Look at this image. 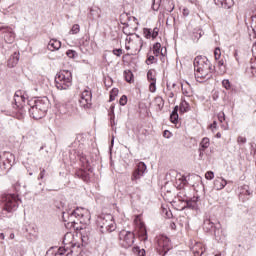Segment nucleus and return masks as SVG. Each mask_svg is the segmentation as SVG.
Instances as JSON below:
<instances>
[{
    "label": "nucleus",
    "mask_w": 256,
    "mask_h": 256,
    "mask_svg": "<svg viewBox=\"0 0 256 256\" xmlns=\"http://www.w3.org/2000/svg\"><path fill=\"white\" fill-rule=\"evenodd\" d=\"M50 256H73V250L68 246L58 248L56 253L50 254Z\"/></svg>",
    "instance_id": "nucleus-18"
},
{
    "label": "nucleus",
    "mask_w": 256,
    "mask_h": 256,
    "mask_svg": "<svg viewBox=\"0 0 256 256\" xmlns=\"http://www.w3.org/2000/svg\"><path fill=\"white\" fill-rule=\"evenodd\" d=\"M75 219H78L79 223L82 225H87L90 219L89 212L83 208H76L74 210L66 208V210L62 212V220L64 223H67V227L75 228V225H77V220Z\"/></svg>",
    "instance_id": "nucleus-3"
},
{
    "label": "nucleus",
    "mask_w": 256,
    "mask_h": 256,
    "mask_svg": "<svg viewBox=\"0 0 256 256\" xmlns=\"http://www.w3.org/2000/svg\"><path fill=\"white\" fill-rule=\"evenodd\" d=\"M180 113H187L189 111V103L187 101H182L179 106Z\"/></svg>",
    "instance_id": "nucleus-29"
},
{
    "label": "nucleus",
    "mask_w": 256,
    "mask_h": 256,
    "mask_svg": "<svg viewBox=\"0 0 256 256\" xmlns=\"http://www.w3.org/2000/svg\"><path fill=\"white\" fill-rule=\"evenodd\" d=\"M0 161L4 169L11 168L15 165V155L11 152H3L0 155Z\"/></svg>",
    "instance_id": "nucleus-11"
},
{
    "label": "nucleus",
    "mask_w": 256,
    "mask_h": 256,
    "mask_svg": "<svg viewBox=\"0 0 256 256\" xmlns=\"http://www.w3.org/2000/svg\"><path fill=\"white\" fill-rule=\"evenodd\" d=\"M79 31H81L79 24H74L70 30V33H72V35H77Z\"/></svg>",
    "instance_id": "nucleus-38"
},
{
    "label": "nucleus",
    "mask_w": 256,
    "mask_h": 256,
    "mask_svg": "<svg viewBox=\"0 0 256 256\" xmlns=\"http://www.w3.org/2000/svg\"><path fill=\"white\" fill-rule=\"evenodd\" d=\"M154 105H156L159 111H161L163 107H165V100H163L162 97L158 96L154 99Z\"/></svg>",
    "instance_id": "nucleus-27"
},
{
    "label": "nucleus",
    "mask_w": 256,
    "mask_h": 256,
    "mask_svg": "<svg viewBox=\"0 0 256 256\" xmlns=\"http://www.w3.org/2000/svg\"><path fill=\"white\" fill-rule=\"evenodd\" d=\"M140 237L142 241H147V228L146 227H141L140 228Z\"/></svg>",
    "instance_id": "nucleus-36"
},
{
    "label": "nucleus",
    "mask_w": 256,
    "mask_h": 256,
    "mask_svg": "<svg viewBox=\"0 0 256 256\" xmlns=\"http://www.w3.org/2000/svg\"><path fill=\"white\" fill-rule=\"evenodd\" d=\"M119 239L122 241V247L128 249V247H132L133 243H135V234L131 231L122 230L119 233Z\"/></svg>",
    "instance_id": "nucleus-8"
},
{
    "label": "nucleus",
    "mask_w": 256,
    "mask_h": 256,
    "mask_svg": "<svg viewBox=\"0 0 256 256\" xmlns=\"http://www.w3.org/2000/svg\"><path fill=\"white\" fill-rule=\"evenodd\" d=\"M101 17V9L94 7L90 9V19H97Z\"/></svg>",
    "instance_id": "nucleus-26"
},
{
    "label": "nucleus",
    "mask_w": 256,
    "mask_h": 256,
    "mask_svg": "<svg viewBox=\"0 0 256 256\" xmlns=\"http://www.w3.org/2000/svg\"><path fill=\"white\" fill-rule=\"evenodd\" d=\"M49 51H59L61 49V41L57 39H52L48 43Z\"/></svg>",
    "instance_id": "nucleus-20"
},
{
    "label": "nucleus",
    "mask_w": 256,
    "mask_h": 256,
    "mask_svg": "<svg viewBox=\"0 0 256 256\" xmlns=\"http://www.w3.org/2000/svg\"><path fill=\"white\" fill-rule=\"evenodd\" d=\"M115 229H117V226H115L113 219H111L106 228V233H113V231H115Z\"/></svg>",
    "instance_id": "nucleus-32"
},
{
    "label": "nucleus",
    "mask_w": 256,
    "mask_h": 256,
    "mask_svg": "<svg viewBox=\"0 0 256 256\" xmlns=\"http://www.w3.org/2000/svg\"><path fill=\"white\" fill-rule=\"evenodd\" d=\"M138 255L145 256V249L139 250Z\"/></svg>",
    "instance_id": "nucleus-61"
},
{
    "label": "nucleus",
    "mask_w": 256,
    "mask_h": 256,
    "mask_svg": "<svg viewBox=\"0 0 256 256\" xmlns=\"http://www.w3.org/2000/svg\"><path fill=\"white\" fill-rule=\"evenodd\" d=\"M192 37H193L194 41H199V39H201V37H202V34H201L200 31L193 32V36Z\"/></svg>",
    "instance_id": "nucleus-46"
},
{
    "label": "nucleus",
    "mask_w": 256,
    "mask_h": 256,
    "mask_svg": "<svg viewBox=\"0 0 256 256\" xmlns=\"http://www.w3.org/2000/svg\"><path fill=\"white\" fill-rule=\"evenodd\" d=\"M203 229L206 233H214L216 241H221L223 237V230H221V223L213 222L211 219L204 220Z\"/></svg>",
    "instance_id": "nucleus-7"
},
{
    "label": "nucleus",
    "mask_w": 256,
    "mask_h": 256,
    "mask_svg": "<svg viewBox=\"0 0 256 256\" xmlns=\"http://www.w3.org/2000/svg\"><path fill=\"white\" fill-rule=\"evenodd\" d=\"M180 181H181V183H183V185H187V177L182 176V177L180 178Z\"/></svg>",
    "instance_id": "nucleus-56"
},
{
    "label": "nucleus",
    "mask_w": 256,
    "mask_h": 256,
    "mask_svg": "<svg viewBox=\"0 0 256 256\" xmlns=\"http://www.w3.org/2000/svg\"><path fill=\"white\" fill-rule=\"evenodd\" d=\"M79 159L83 169L76 170L75 175L76 177H78V179H82V181H85V183H87L91 179L89 173H93V168H91V162L89 161L87 155L82 153L80 154Z\"/></svg>",
    "instance_id": "nucleus-5"
},
{
    "label": "nucleus",
    "mask_w": 256,
    "mask_h": 256,
    "mask_svg": "<svg viewBox=\"0 0 256 256\" xmlns=\"http://www.w3.org/2000/svg\"><path fill=\"white\" fill-rule=\"evenodd\" d=\"M110 124L113 126L115 125V117L110 116Z\"/></svg>",
    "instance_id": "nucleus-59"
},
{
    "label": "nucleus",
    "mask_w": 256,
    "mask_h": 256,
    "mask_svg": "<svg viewBox=\"0 0 256 256\" xmlns=\"http://www.w3.org/2000/svg\"><path fill=\"white\" fill-rule=\"evenodd\" d=\"M172 113L179 114V106H175Z\"/></svg>",
    "instance_id": "nucleus-60"
},
{
    "label": "nucleus",
    "mask_w": 256,
    "mask_h": 256,
    "mask_svg": "<svg viewBox=\"0 0 256 256\" xmlns=\"http://www.w3.org/2000/svg\"><path fill=\"white\" fill-rule=\"evenodd\" d=\"M218 121H220L221 123L225 121V112L218 113Z\"/></svg>",
    "instance_id": "nucleus-52"
},
{
    "label": "nucleus",
    "mask_w": 256,
    "mask_h": 256,
    "mask_svg": "<svg viewBox=\"0 0 256 256\" xmlns=\"http://www.w3.org/2000/svg\"><path fill=\"white\" fill-rule=\"evenodd\" d=\"M157 37H159V28H158V27H155V28L152 30V39H157Z\"/></svg>",
    "instance_id": "nucleus-45"
},
{
    "label": "nucleus",
    "mask_w": 256,
    "mask_h": 256,
    "mask_svg": "<svg viewBox=\"0 0 256 256\" xmlns=\"http://www.w3.org/2000/svg\"><path fill=\"white\" fill-rule=\"evenodd\" d=\"M120 105L122 107H125V105H127V96L123 95L121 98H120V101H119Z\"/></svg>",
    "instance_id": "nucleus-48"
},
{
    "label": "nucleus",
    "mask_w": 256,
    "mask_h": 256,
    "mask_svg": "<svg viewBox=\"0 0 256 256\" xmlns=\"http://www.w3.org/2000/svg\"><path fill=\"white\" fill-rule=\"evenodd\" d=\"M55 85L60 91H65L73 85V74L69 70L60 71L55 77Z\"/></svg>",
    "instance_id": "nucleus-4"
},
{
    "label": "nucleus",
    "mask_w": 256,
    "mask_h": 256,
    "mask_svg": "<svg viewBox=\"0 0 256 256\" xmlns=\"http://www.w3.org/2000/svg\"><path fill=\"white\" fill-rule=\"evenodd\" d=\"M215 61H219L221 59V48L216 47L214 50Z\"/></svg>",
    "instance_id": "nucleus-39"
},
{
    "label": "nucleus",
    "mask_w": 256,
    "mask_h": 256,
    "mask_svg": "<svg viewBox=\"0 0 256 256\" xmlns=\"http://www.w3.org/2000/svg\"><path fill=\"white\" fill-rule=\"evenodd\" d=\"M143 35L146 39H153V33L152 29L150 28H144L143 29Z\"/></svg>",
    "instance_id": "nucleus-34"
},
{
    "label": "nucleus",
    "mask_w": 256,
    "mask_h": 256,
    "mask_svg": "<svg viewBox=\"0 0 256 256\" xmlns=\"http://www.w3.org/2000/svg\"><path fill=\"white\" fill-rule=\"evenodd\" d=\"M45 173H46L45 169H42V170L40 171V174H39L38 179H45Z\"/></svg>",
    "instance_id": "nucleus-54"
},
{
    "label": "nucleus",
    "mask_w": 256,
    "mask_h": 256,
    "mask_svg": "<svg viewBox=\"0 0 256 256\" xmlns=\"http://www.w3.org/2000/svg\"><path fill=\"white\" fill-rule=\"evenodd\" d=\"M210 129H217V121H214L212 124H210Z\"/></svg>",
    "instance_id": "nucleus-58"
},
{
    "label": "nucleus",
    "mask_w": 256,
    "mask_h": 256,
    "mask_svg": "<svg viewBox=\"0 0 256 256\" xmlns=\"http://www.w3.org/2000/svg\"><path fill=\"white\" fill-rule=\"evenodd\" d=\"M111 219H113V216L107 215L105 217H100L98 219V225L100 226L101 233H107V227H109V223L111 222Z\"/></svg>",
    "instance_id": "nucleus-17"
},
{
    "label": "nucleus",
    "mask_w": 256,
    "mask_h": 256,
    "mask_svg": "<svg viewBox=\"0 0 256 256\" xmlns=\"http://www.w3.org/2000/svg\"><path fill=\"white\" fill-rule=\"evenodd\" d=\"M163 0H153L152 1V9L153 11H159L161 9V3Z\"/></svg>",
    "instance_id": "nucleus-31"
},
{
    "label": "nucleus",
    "mask_w": 256,
    "mask_h": 256,
    "mask_svg": "<svg viewBox=\"0 0 256 256\" xmlns=\"http://www.w3.org/2000/svg\"><path fill=\"white\" fill-rule=\"evenodd\" d=\"M222 86L224 87V89L229 91L231 89V82L229 81V79H224L222 81Z\"/></svg>",
    "instance_id": "nucleus-40"
},
{
    "label": "nucleus",
    "mask_w": 256,
    "mask_h": 256,
    "mask_svg": "<svg viewBox=\"0 0 256 256\" xmlns=\"http://www.w3.org/2000/svg\"><path fill=\"white\" fill-rule=\"evenodd\" d=\"M237 143L239 144V145H245V143H247V138H245V137H242V136H238V138H237Z\"/></svg>",
    "instance_id": "nucleus-47"
},
{
    "label": "nucleus",
    "mask_w": 256,
    "mask_h": 256,
    "mask_svg": "<svg viewBox=\"0 0 256 256\" xmlns=\"http://www.w3.org/2000/svg\"><path fill=\"white\" fill-rule=\"evenodd\" d=\"M227 185V180L224 178H218L214 181V187L216 191H221L222 189H225V186Z\"/></svg>",
    "instance_id": "nucleus-22"
},
{
    "label": "nucleus",
    "mask_w": 256,
    "mask_h": 256,
    "mask_svg": "<svg viewBox=\"0 0 256 256\" xmlns=\"http://www.w3.org/2000/svg\"><path fill=\"white\" fill-rule=\"evenodd\" d=\"M113 54L116 55V57H121V55L123 54V49L121 48L114 49Z\"/></svg>",
    "instance_id": "nucleus-49"
},
{
    "label": "nucleus",
    "mask_w": 256,
    "mask_h": 256,
    "mask_svg": "<svg viewBox=\"0 0 256 256\" xmlns=\"http://www.w3.org/2000/svg\"><path fill=\"white\" fill-rule=\"evenodd\" d=\"M5 29V36L4 39L7 41V43H13L14 39H15V33H13V31H11V28L6 27Z\"/></svg>",
    "instance_id": "nucleus-24"
},
{
    "label": "nucleus",
    "mask_w": 256,
    "mask_h": 256,
    "mask_svg": "<svg viewBox=\"0 0 256 256\" xmlns=\"http://www.w3.org/2000/svg\"><path fill=\"white\" fill-rule=\"evenodd\" d=\"M170 121H171V123H174V125H177V123H179V114L172 112L170 114Z\"/></svg>",
    "instance_id": "nucleus-37"
},
{
    "label": "nucleus",
    "mask_w": 256,
    "mask_h": 256,
    "mask_svg": "<svg viewBox=\"0 0 256 256\" xmlns=\"http://www.w3.org/2000/svg\"><path fill=\"white\" fill-rule=\"evenodd\" d=\"M182 93L183 95H185L186 97H191V93L189 91H187L186 89L183 88L182 86Z\"/></svg>",
    "instance_id": "nucleus-55"
},
{
    "label": "nucleus",
    "mask_w": 256,
    "mask_h": 256,
    "mask_svg": "<svg viewBox=\"0 0 256 256\" xmlns=\"http://www.w3.org/2000/svg\"><path fill=\"white\" fill-rule=\"evenodd\" d=\"M117 93H119V90H112V92L110 93V101H115V95H117Z\"/></svg>",
    "instance_id": "nucleus-50"
},
{
    "label": "nucleus",
    "mask_w": 256,
    "mask_h": 256,
    "mask_svg": "<svg viewBox=\"0 0 256 256\" xmlns=\"http://www.w3.org/2000/svg\"><path fill=\"white\" fill-rule=\"evenodd\" d=\"M252 75L253 77H255L256 75V67L252 66Z\"/></svg>",
    "instance_id": "nucleus-63"
},
{
    "label": "nucleus",
    "mask_w": 256,
    "mask_h": 256,
    "mask_svg": "<svg viewBox=\"0 0 256 256\" xmlns=\"http://www.w3.org/2000/svg\"><path fill=\"white\" fill-rule=\"evenodd\" d=\"M11 61H12V67L14 66V65H17L18 63H19V53H17V52H15L13 55H12V57L10 58V60H9V63H11Z\"/></svg>",
    "instance_id": "nucleus-35"
},
{
    "label": "nucleus",
    "mask_w": 256,
    "mask_h": 256,
    "mask_svg": "<svg viewBox=\"0 0 256 256\" xmlns=\"http://www.w3.org/2000/svg\"><path fill=\"white\" fill-rule=\"evenodd\" d=\"M245 73L246 75H248V77H253V65H249L246 67L245 69Z\"/></svg>",
    "instance_id": "nucleus-42"
},
{
    "label": "nucleus",
    "mask_w": 256,
    "mask_h": 256,
    "mask_svg": "<svg viewBox=\"0 0 256 256\" xmlns=\"http://www.w3.org/2000/svg\"><path fill=\"white\" fill-rule=\"evenodd\" d=\"M166 87H167V91H166L167 97H169V99H173L175 97V93L171 91V82H167Z\"/></svg>",
    "instance_id": "nucleus-33"
},
{
    "label": "nucleus",
    "mask_w": 256,
    "mask_h": 256,
    "mask_svg": "<svg viewBox=\"0 0 256 256\" xmlns=\"http://www.w3.org/2000/svg\"><path fill=\"white\" fill-rule=\"evenodd\" d=\"M93 100V93L91 90H84L80 96V107H83L84 109H91Z\"/></svg>",
    "instance_id": "nucleus-10"
},
{
    "label": "nucleus",
    "mask_w": 256,
    "mask_h": 256,
    "mask_svg": "<svg viewBox=\"0 0 256 256\" xmlns=\"http://www.w3.org/2000/svg\"><path fill=\"white\" fill-rule=\"evenodd\" d=\"M145 171H147V164L145 162H139L132 173V181H139L145 175Z\"/></svg>",
    "instance_id": "nucleus-12"
},
{
    "label": "nucleus",
    "mask_w": 256,
    "mask_h": 256,
    "mask_svg": "<svg viewBox=\"0 0 256 256\" xmlns=\"http://www.w3.org/2000/svg\"><path fill=\"white\" fill-rule=\"evenodd\" d=\"M205 178L208 180V181H211L213 179H215V173L213 171H208L206 172L205 174Z\"/></svg>",
    "instance_id": "nucleus-43"
},
{
    "label": "nucleus",
    "mask_w": 256,
    "mask_h": 256,
    "mask_svg": "<svg viewBox=\"0 0 256 256\" xmlns=\"http://www.w3.org/2000/svg\"><path fill=\"white\" fill-rule=\"evenodd\" d=\"M25 94L21 90H18L14 94V109H18V113L20 116V119H23L25 115H27V111L32 117V119H43L45 117L43 114H41V110L33 104V100H29L27 105H25Z\"/></svg>",
    "instance_id": "nucleus-1"
},
{
    "label": "nucleus",
    "mask_w": 256,
    "mask_h": 256,
    "mask_svg": "<svg viewBox=\"0 0 256 256\" xmlns=\"http://www.w3.org/2000/svg\"><path fill=\"white\" fill-rule=\"evenodd\" d=\"M108 115H109V117H115V105L110 106Z\"/></svg>",
    "instance_id": "nucleus-51"
},
{
    "label": "nucleus",
    "mask_w": 256,
    "mask_h": 256,
    "mask_svg": "<svg viewBox=\"0 0 256 256\" xmlns=\"http://www.w3.org/2000/svg\"><path fill=\"white\" fill-rule=\"evenodd\" d=\"M162 7L167 13H173L175 10V2L173 0H164Z\"/></svg>",
    "instance_id": "nucleus-21"
},
{
    "label": "nucleus",
    "mask_w": 256,
    "mask_h": 256,
    "mask_svg": "<svg viewBox=\"0 0 256 256\" xmlns=\"http://www.w3.org/2000/svg\"><path fill=\"white\" fill-rule=\"evenodd\" d=\"M33 104L40 110V114L47 115V110L49 109V99L47 97L33 100Z\"/></svg>",
    "instance_id": "nucleus-13"
},
{
    "label": "nucleus",
    "mask_w": 256,
    "mask_h": 256,
    "mask_svg": "<svg viewBox=\"0 0 256 256\" xmlns=\"http://www.w3.org/2000/svg\"><path fill=\"white\" fill-rule=\"evenodd\" d=\"M215 5L217 7H221L222 9H231L235 5L233 0H214Z\"/></svg>",
    "instance_id": "nucleus-19"
},
{
    "label": "nucleus",
    "mask_w": 256,
    "mask_h": 256,
    "mask_svg": "<svg viewBox=\"0 0 256 256\" xmlns=\"http://www.w3.org/2000/svg\"><path fill=\"white\" fill-rule=\"evenodd\" d=\"M251 197H253V191H251V189H249V185L241 186L240 194H239L240 201L245 203L246 201H249V199H251Z\"/></svg>",
    "instance_id": "nucleus-15"
},
{
    "label": "nucleus",
    "mask_w": 256,
    "mask_h": 256,
    "mask_svg": "<svg viewBox=\"0 0 256 256\" xmlns=\"http://www.w3.org/2000/svg\"><path fill=\"white\" fill-rule=\"evenodd\" d=\"M170 227H171V229H177V225L175 224V222H172L170 224Z\"/></svg>",
    "instance_id": "nucleus-62"
},
{
    "label": "nucleus",
    "mask_w": 256,
    "mask_h": 256,
    "mask_svg": "<svg viewBox=\"0 0 256 256\" xmlns=\"http://www.w3.org/2000/svg\"><path fill=\"white\" fill-rule=\"evenodd\" d=\"M160 53L162 57H165V54L163 53V48H161V43L156 42L153 45V55H155V57H159Z\"/></svg>",
    "instance_id": "nucleus-25"
},
{
    "label": "nucleus",
    "mask_w": 256,
    "mask_h": 256,
    "mask_svg": "<svg viewBox=\"0 0 256 256\" xmlns=\"http://www.w3.org/2000/svg\"><path fill=\"white\" fill-rule=\"evenodd\" d=\"M194 71L196 81H198V83H203V81L211 79L213 66L206 56H197L194 59Z\"/></svg>",
    "instance_id": "nucleus-2"
},
{
    "label": "nucleus",
    "mask_w": 256,
    "mask_h": 256,
    "mask_svg": "<svg viewBox=\"0 0 256 256\" xmlns=\"http://www.w3.org/2000/svg\"><path fill=\"white\" fill-rule=\"evenodd\" d=\"M183 15H184V17H188L189 16V9L184 8L183 9Z\"/></svg>",
    "instance_id": "nucleus-57"
},
{
    "label": "nucleus",
    "mask_w": 256,
    "mask_h": 256,
    "mask_svg": "<svg viewBox=\"0 0 256 256\" xmlns=\"http://www.w3.org/2000/svg\"><path fill=\"white\" fill-rule=\"evenodd\" d=\"M1 201L3 203V211L13 213V211H17L19 201H21V199H19L15 194H3Z\"/></svg>",
    "instance_id": "nucleus-6"
},
{
    "label": "nucleus",
    "mask_w": 256,
    "mask_h": 256,
    "mask_svg": "<svg viewBox=\"0 0 256 256\" xmlns=\"http://www.w3.org/2000/svg\"><path fill=\"white\" fill-rule=\"evenodd\" d=\"M153 61H155V56L150 55L148 56L146 63H148V65H152Z\"/></svg>",
    "instance_id": "nucleus-53"
},
{
    "label": "nucleus",
    "mask_w": 256,
    "mask_h": 256,
    "mask_svg": "<svg viewBox=\"0 0 256 256\" xmlns=\"http://www.w3.org/2000/svg\"><path fill=\"white\" fill-rule=\"evenodd\" d=\"M157 243L159 255L165 256L171 250V240L167 236H160Z\"/></svg>",
    "instance_id": "nucleus-9"
},
{
    "label": "nucleus",
    "mask_w": 256,
    "mask_h": 256,
    "mask_svg": "<svg viewBox=\"0 0 256 256\" xmlns=\"http://www.w3.org/2000/svg\"><path fill=\"white\" fill-rule=\"evenodd\" d=\"M147 79L150 83L149 90L151 93H155L157 91V77L155 76V70L150 69L147 72Z\"/></svg>",
    "instance_id": "nucleus-16"
},
{
    "label": "nucleus",
    "mask_w": 256,
    "mask_h": 256,
    "mask_svg": "<svg viewBox=\"0 0 256 256\" xmlns=\"http://www.w3.org/2000/svg\"><path fill=\"white\" fill-rule=\"evenodd\" d=\"M198 201H199V197L194 196V197L190 198L189 200H186V207L188 209H197Z\"/></svg>",
    "instance_id": "nucleus-23"
},
{
    "label": "nucleus",
    "mask_w": 256,
    "mask_h": 256,
    "mask_svg": "<svg viewBox=\"0 0 256 256\" xmlns=\"http://www.w3.org/2000/svg\"><path fill=\"white\" fill-rule=\"evenodd\" d=\"M218 67L221 69L222 73H225V60L223 59L218 60Z\"/></svg>",
    "instance_id": "nucleus-44"
},
{
    "label": "nucleus",
    "mask_w": 256,
    "mask_h": 256,
    "mask_svg": "<svg viewBox=\"0 0 256 256\" xmlns=\"http://www.w3.org/2000/svg\"><path fill=\"white\" fill-rule=\"evenodd\" d=\"M194 253H195V255L201 256V255H203V250H201V252H199V251H194Z\"/></svg>",
    "instance_id": "nucleus-64"
},
{
    "label": "nucleus",
    "mask_w": 256,
    "mask_h": 256,
    "mask_svg": "<svg viewBox=\"0 0 256 256\" xmlns=\"http://www.w3.org/2000/svg\"><path fill=\"white\" fill-rule=\"evenodd\" d=\"M66 55L69 59H75V57H77V52L75 50H68Z\"/></svg>",
    "instance_id": "nucleus-41"
},
{
    "label": "nucleus",
    "mask_w": 256,
    "mask_h": 256,
    "mask_svg": "<svg viewBox=\"0 0 256 256\" xmlns=\"http://www.w3.org/2000/svg\"><path fill=\"white\" fill-rule=\"evenodd\" d=\"M124 77L127 83H131V81H133V72H131V70H125Z\"/></svg>",
    "instance_id": "nucleus-30"
},
{
    "label": "nucleus",
    "mask_w": 256,
    "mask_h": 256,
    "mask_svg": "<svg viewBox=\"0 0 256 256\" xmlns=\"http://www.w3.org/2000/svg\"><path fill=\"white\" fill-rule=\"evenodd\" d=\"M132 37H127L126 41H128V43H131V41H135V46L134 49L136 51V53H141V50L143 49V38H141V36H139V34H131Z\"/></svg>",
    "instance_id": "nucleus-14"
},
{
    "label": "nucleus",
    "mask_w": 256,
    "mask_h": 256,
    "mask_svg": "<svg viewBox=\"0 0 256 256\" xmlns=\"http://www.w3.org/2000/svg\"><path fill=\"white\" fill-rule=\"evenodd\" d=\"M209 145H211V142L209 140V138L205 137L201 140L200 142V151H205V149H209Z\"/></svg>",
    "instance_id": "nucleus-28"
}]
</instances>
